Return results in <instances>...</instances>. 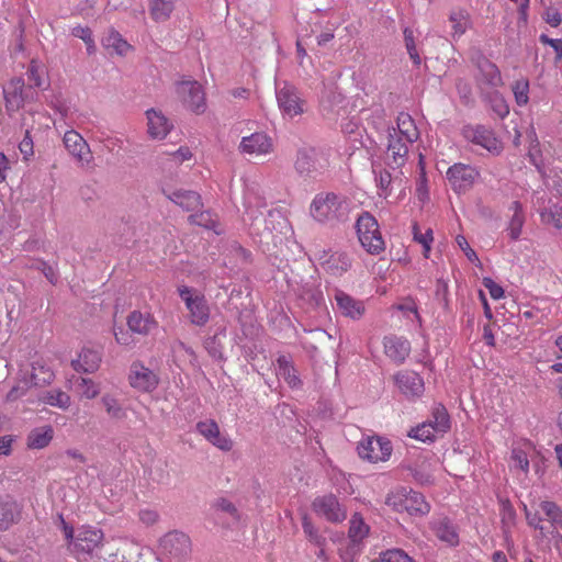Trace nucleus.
Returning a JSON list of instances; mask_svg holds the SVG:
<instances>
[{
	"label": "nucleus",
	"instance_id": "nucleus-18",
	"mask_svg": "<svg viewBox=\"0 0 562 562\" xmlns=\"http://www.w3.org/2000/svg\"><path fill=\"white\" fill-rule=\"evenodd\" d=\"M104 535L101 529L83 526L78 529L74 539V548L76 552L90 554L94 549L102 546Z\"/></svg>",
	"mask_w": 562,
	"mask_h": 562
},
{
	"label": "nucleus",
	"instance_id": "nucleus-13",
	"mask_svg": "<svg viewBox=\"0 0 562 562\" xmlns=\"http://www.w3.org/2000/svg\"><path fill=\"white\" fill-rule=\"evenodd\" d=\"M276 95L278 105L284 115L294 117L303 113V101L292 85L288 82L277 83Z\"/></svg>",
	"mask_w": 562,
	"mask_h": 562
},
{
	"label": "nucleus",
	"instance_id": "nucleus-47",
	"mask_svg": "<svg viewBox=\"0 0 562 562\" xmlns=\"http://www.w3.org/2000/svg\"><path fill=\"white\" fill-rule=\"evenodd\" d=\"M344 97L336 87L325 88L321 97V105L326 111H331L335 105L342 102Z\"/></svg>",
	"mask_w": 562,
	"mask_h": 562
},
{
	"label": "nucleus",
	"instance_id": "nucleus-64",
	"mask_svg": "<svg viewBox=\"0 0 562 562\" xmlns=\"http://www.w3.org/2000/svg\"><path fill=\"white\" fill-rule=\"evenodd\" d=\"M138 517L139 520L146 526L155 525L159 519L158 513L150 508L140 509L138 513Z\"/></svg>",
	"mask_w": 562,
	"mask_h": 562
},
{
	"label": "nucleus",
	"instance_id": "nucleus-19",
	"mask_svg": "<svg viewBox=\"0 0 562 562\" xmlns=\"http://www.w3.org/2000/svg\"><path fill=\"white\" fill-rule=\"evenodd\" d=\"M390 167L384 162L372 161V172L374 175V181L376 187V193L380 198L386 199L392 193V183L398 179L402 175L400 169L393 170L394 175L391 173Z\"/></svg>",
	"mask_w": 562,
	"mask_h": 562
},
{
	"label": "nucleus",
	"instance_id": "nucleus-8",
	"mask_svg": "<svg viewBox=\"0 0 562 562\" xmlns=\"http://www.w3.org/2000/svg\"><path fill=\"white\" fill-rule=\"evenodd\" d=\"M446 177L452 190L460 194L473 188L480 178V171L474 166L457 162L448 168Z\"/></svg>",
	"mask_w": 562,
	"mask_h": 562
},
{
	"label": "nucleus",
	"instance_id": "nucleus-55",
	"mask_svg": "<svg viewBox=\"0 0 562 562\" xmlns=\"http://www.w3.org/2000/svg\"><path fill=\"white\" fill-rule=\"evenodd\" d=\"M44 70L36 60H31L27 68V78L34 87L41 88L44 83Z\"/></svg>",
	"mask_w": 562,
	"mask_h": 562
},
{
	"label": "nucleus",
	"instance_id": "nucleus-33",
	"mask_svg": "<svg viewBox=\"0 0 562 562\" xmlns=\"http://www.w3.org/2000/svg\"><path fill=\"white\" fill-rule=\"evenodd\" d=\"M425 423H429L435 432L440 437L450 429V417L446 407L437 404L432 407L431 413Z\"/></svg>",
	"mask_w": 562,
	"mask_h": 562
},
{
	"label": "nucleus",
	"instance_id": "nucleus-32",
	"mask_svg": "<svg viewBox=\"0 0 562 562\" xmlns=\"http://www.w3.org/2000/svg\"><path fill=\"white\" fill-rule=\"evenodd\" d=\"M22 507L14 501L0 503V529L8 530L21 519Z\"/></svg>",
	"mask_w": 562,
	"mask_h": 562
},
{
	"label": "nucleus",
	"instance_id": "nucleus-56",
	"mask_svg": "<svg viewBox=\"0 0 562 562\" xmlns=\"http://www.w3.org/2000/svg\"><path fill=\"white\" fill-rule=\"evenodd\" d=\"M33 385L29 379L20 380L7 394L8 401H16L24 396L29 389Z\"/></svg>",
	"mask_w": 562,
	"mask_h": 562
},
{
	"label": "nucleus",
	"instance_id": "nucleus-42",
	"mask_svg": "<svg viewBox=\"0 0 562 562\" xmlns=\"http://www.w3.org/2000/svg\"><path fill=\"white\" fill-rule=\"evenodd\" d=\"M54 373L49 367L43 361H35L32 364V373L30 380L33 385H45L53 381Z\"/></svg>",
	"mask_w": 562,
	"mask_h": 562
},
{
	"label": "nucleus",
	"instance_id": "nucleus-12",
	"mask_svg": "<svg viewBox=\"0 0 562 562\" xmlns=\"http://www.w3.org/2000/svg\"><path fill=\"white\" fill-rule=\"evenodd\" d=\"M274 143L271 136L265 132H255L241 137L238 151L250 157H261L273 153Z\"/></svg>",
	"mask_w": 562,
	"mask_h": 562
},
{
	"label": "nucleus",
	"instance_id": "nucleus-57",
	"mask_svg": "<svg viewBox=\"0 0 562 562\" xmlns=\"http://www.w3.org/2000/svg\"><path fill=\"white\" fill-rule=\"evenodd\" d=\"M19 150L22 154L23 159L26 160V161L30 160L31 157H33V155H34V144H33V139L31 137L30 130L25 131V135H24L23 139L19 144Z\"/></svg>",
	"mask_w": 562,
	"mask_h": 562
},
{
	"label": "nucleus",
	"instance_id": "nucleus-52",
	"mask_svg": "<svg viewBox=\"0 0 562 562\" xmlns=\"http://www.w3.org/2000/svg\"><path fill=\"white\" fill-rule=\"evenodd\" d=\"M302 528L307 539L315 546L322 547L325 544L326 539L319 535L318 530L314 527L312 521L304 517L302 521Z\"/></svg>",
	"mask_w": 562,
	"mask_h": 562
},
{
	"label": "nucleus",
	"instance_id": "nucleus-3",
	"mask_svg": "<svg viewBox=\"0 0 562 562\" xmlns=\"http://www.w3.org/2000/svg\"><path fill=\"white\" fill-rule=\"evenodd\" d=\"M369 533V525L360 514L355 513L349 520L347 541L339 548L338 552L342 562H355L357 560L364 549V541Z\"/></svg>",
	"mask_w": 562,
	"mask_h": 562
},
{
	"label": "nucleus",
	"instance_id": "nucleus-45",
	"mask_svg": "<svg viewBox=\"0 0 562 562\" xmlns=\"http://www.w3.org/2000/svg\"><path fill=\"white\" fill-rule=\"evenodd\" d=\"M77 392L81 398L93 400L100 392L99 383L88 378H79L77 382Z\"/></svg>",
	"mask_w": 562,
	"mask_h": 562
},
{
	"label": "nucleus",
	"instance_id": "nucleus-48",
	"mask_svg": "<svg viewBox=\"0 0 562 562\" xmlns=\"http://www.w3.org/2000/svg\"><path fill=\"white\" fill-rule=\"evenodd\" d=\"M371 562H415V560L402 549H389L381 552L379 558Z\"/></svg>",
	"mask_w": 562,
	"mask_h": 562
},
{
	"label": "nucleus",
	"instance_id": "nucleus-62",
	"mask_svg": "<svg viewBox=\"0 0 562 562\" xmlns=\"http://www.w3.org/2000/svg\"><path fill=\"white\" fill-rule=\"evenodd\" d=\"M542 18L552 27H558L562 23L561 13L553 8L547 9L543 12Z\"/></svg>",
	"mask_w": 562,
	"mask_h": 562
},
{
	"label": "nucleus",
	"instance_id": "nucleus-39",
	"mask_svg": "<svg viewBox=\"0 0 562 562\" xmlns=\"http://www.w3.org/2000/svg\"><path fill=\"white\" fill-rule=\"evenodd\" d=\"M479 80L490 87H498L502 85V76L497 66L490 61H484L480 66V78Z\"/></svg>",
	"mask_w": 562,
	"mask_h": 562
},
{
	"label": "nucleus",
	"instance_id": "nucleus-35",
	"mask_svg": "<svg viewBox=\"0 0 562 562\" xmlns=\"http://www.w3.org/2000/svg\"><path fill=\"white\" fill-rule=\"evenodd\" d=\"M509 211L513 214L508 222L507 232L512 240H517L521 235L522 227L525 224L522 205L520 204V202L514 201L509 205Z\"/></svg>",
	"mask_w": 562,
	"mask_h": 562
},
{
	"label": "nucleus",
	"instance_id": "nucleus-46",
	"mask_svg": "<svg viewBox=\"0 0 562 562\" xmlns=\"http://www.w3.org/2000/svg\"><path fill=\"white\" fill-rule=\"evenodd\" d=\"M413 236H414V240L423 246L424 257L428 258L430 250H431V244L434 241L432 229L427 228L424 233H422L418 224L414 223L413 224Z\"/></svg>",
	"mask_w": 562,
	"mask_h": 562
},
{
	"label": "nucleus",
	"instance_id": "nucleus-17",
	"mask_svg": "<svg viewBox=\"0 0 562 562\" xmlns=\"http://www.w3.org/2000/svg\"><path fill=\"white\" fill-rule=\"evenodd\" d=\"M196 431L212 446L222 451H229L233 448V440L223 434L214 419H204L196 423Z\"/></svg>",
	"mask_w": 562,
	"mask_h": 562
},
{
	"label": "nucleus",
	"instance_id": "nucleus-30",
	"mask_svg": "<svg viewBox=\"0 0 562 562\" xmlns=\"http://www.w3.org/2000/svg\"><path fill=\"white\" fill-rule=\"evenodd\" d=\"M449 23L451 26V36L454 41L459 40L472 27L471 15L463 9L452 10L449 14Z\"/></svg>",
	"mask_w": 562,
	"mask_h": 562
},
{
	"label": "nucleus",
	"instance_id": "nucleus-11",
	"mask_svg": "<svg viewBox=\"0 0 562 562\" xmlns=\"http://www.w3.org/2000/svg\"><path fill=\"white\" fill-rule=\"evenodd\" d=\"M357 451L363 460L372 463L384 462L392 453V445L381 437H367L359 441Z\"/></svg>",
	"mask_w": 562,
	"mask_h": 562
},
{
	"label": "nucleus",
	"instance_id": "nucleus-23",
	"mask_svg": "<svg viewBox=\"0 0 562 562\" xmlns=\"http://www.w3.org/2000/svg\"><path fill=\"white\" fill-rule=\"evenodd\" d=\"M102 353L99 349L83 347L77 359L71 361V367L77 372L93 373L101 364Z\"/></svg>",
	"mask_w": 562,
	"mask_h": 562
},
{
	"label": "nucleus",
	"instance_id": "nucleus-49",
	"mask_svg": "<svg viewBox=\"0 0 562 562\" xmlns=\"http://www.w3.org/2000/svg\"><path fill=\"white\" fill-rule=\"evenodd\" d=\"M328 269L335 274H340L350 268V259L346 254H334L328 260Z\"/></svg>",
	"mask_w": 562,
	"mask_h": 562
},
{
	"label": "nucleus",
	"instance_id": "nucleus-22",
	"mask_svg": "<svg viewBox=\"0 0 562 562\" xmlns=\"http://www.w3.org/2000/svg\"><path fill=\"white\" fill-rule=\"evenodd\" d=\"M147 134L153 139H164L172 128L168 117L155 109L146 111Z\"/></svg>",
	"mask_w": 562,
	"mask_h": 562
},
{
	"label": "nucleus",
	"instance_id": "nucleus-15",
	"mask_svg": "<svg viewBox=\"0 0 562 562\" xmlns=\"http://www.w3.org/2000/svg\"><path fill=\"white\" fill-rule=\"evenodd\" d=\"M128 381L133 389L139 392H151L158 383V375L140 361H134L130 368Z\"/></svg>",
	"mask_w": 562,
	"mask_h": 562
},
{
	"label": "nucleus",
	"instance_id": "nucleus-20",
	"mask_svg": "<svg viewBox=\"0 0 562 562\" xmlns=\"http://www.w3.org/2000/svg\"><path fill=\"white\" fill-rule=\"evenodd\" d=\"M394 382L402 394L408 398L423 395L425 385L423 378L414 371H400L394 375Z\"/></svg>",
	"mask_w": 562,
	"mask_h": 562
},
{
	"label": "nucleus",
	"instance_id": "nucleus-51",
	"mask_svg": "<svg viewBox=\"0 0 562 562\" xmlns=\"http://www.w3.org/2000/svg\"><path fill=\"white\" fill-rule=\"evenodd\" d=\"M488 102L492 110L497 114L498 117L504 119L509 113V106L505 98L498 92H493L488 97Z\"/></svg>",
	"mask_w": 562,
	"mask_h": 562
},
{
	"label": "nucleus",
	"instance_id": "nucleus-41",
	"mask_svg": "<svg viewBox=\"0 0 562 562\" xmlns=\"http://www.w3.org/2000/svg\"><path fill=\"white\" fill-rule=\"evenodd\" d=\"M102 44L105 48H112L119 55H125L131 49V45L115 30L109 31L103 37Z\"/></svg>",
	"mask_w": 562,
	"mask_h": 562
},
{
	"label": "nucleus",
	"instance_id": "nucleus-63",
	"mask_svg": "<svg viewBox=\"0 0 562 562\" xmlns=\"http://www.w3.org/2000/svg\"><path fill=\"white\" fill-rule=\"evenodd\" d=\"M483 284L488 290V293L492 296V299L499 300L503 297V295H504L503 288L499 284H497L496 282H494L491 278H484Z\"/></svg>",
	"mask_w": 562,
	"mask_h": 562
},
{
	"label": "nucleus",
	"instance_id": "nucleus-54",
	"mask_svg": "<svg viewBox=\"0 0 562 562\" xmlns=\"http://www.w3.org/2000/svg\"><path fill=\"white\" fill-rule=\"evenodd\" d=\"M101 402L106 411V413L113 417V418H123L124 417V411L119 404V402L111 395H104L101 398Z\"/></svg>",
	"mask_w": 562,
	"mask_h": 562
},
{
	"label": "nucleus",
	"instance_id": "nucleus-28",
	"mask_svg": "<svg viewBox=\"0 0 562 562\" xmlns=\"http://www.w3.org/2000/svg\"><path fill=\"white\" fill-rule=\"evenodd\" d=\"M23 88L24 81L21 78L12 79L4 88L5 108L9 112H15L23 106Z\"/></svg>",
	"mask_w": 562,
	"mask_h": 562
},
{
	"label": "nucleus",
	"instance_id": "nucleus-59",
	"mask_svg": "<svg viewBox=\"0 0 562 562\" xmlns=\"http://www.w3.org/2000/svg\"><path fill=\"white\" fill-rule=\"evenodd\" d=\"M420 169L422 171L416 182V195L420 202H425L428 200L427 178L423 166Z\"/></svg>",
	"mask_w": 562,
	"mask_h": 562
},
{
	"label": "nucleus",
	"instance_id": "nucleus-25",
	"mask_svg": "<svg viewBox=\"0 0 562 562\" xmlns=\"http://www.w3.org/2000/svg\"><path fill=\"white\" fill-rule=\"evenodd\" d=\"M383 346L385 355L396 363L404 362L411 352V344L403 337H385Z\"/></svg>",
	"mask_w": 562,
	"mask_h": 562
},
{
	"label": "nucleus",
	"instance_id": "nucleus-5",
	"mask_svg": "<svg viewBox=\"0 0 562 562\" xmlns=\"http://www.w3.org/2000/svg\"><path fill=\"white\" fill-rule=\"evenodd\" d=\"M356 228L361 246L369 254L378 255L384 250L385 244L378 221L370 213L364 212L358 217Z\"/></svg>",
	"mask_w": 562,
	"mask_h": 562
},
{
	"label": "nucleus",
	"instance_id": "nucleus-2",
	"mask_svg": "<svg viewBox=\"0 0 562 562\" xmlns=\"http://www.w3.org/2000/svg\"><path fill=\"white\" fill-rule=\"evenodd\" d=\"M349 210L347 199L333 192L316 194L311 203L310 212L321 223L340 220Z\"/></svg>",
	"mask_w": 562,
	"mask_h": 562
},
{
	"label": "nucleus",
	"instance_id": "nucleus-24",
	"mask_svg": "<svg viewBox=\"0 0 562 562\" xmlns=\"http://www.w3.org/2000/svg\"><path fill=\"white\" fill-rule=\"evenodd\" d=\"M127 326L133 333L147 336L158 328V322L148 311H133L127 317Z\"/></svg>",
	"mask_w": 562,
	"mask_h": 562
},
{
	"label": "nucleus",
	"instance_id": "nucleus-36",
	"mask_svg": "<svg viewBox=\"0 0 562 562\" xmlns=\"http://www.w3.org/2000/svg\"><path fill=\"white\" fill-rule=\"evenodd\" d=\"M53 435L52 426L37 427L30 432L27 446L31 449H43L52 441Z\"/></svg>",
	"mask_w": 562,
	"mask_h": 562
},
{
	"label": "nucleus",
	"instance_id": "nucleus-34",
	"mask_svg": "<svg viewBox=\"0 0 562 562\" xmlns=\"http://www.w3.org/2000/svg\"><path fill=\"white\" fill-rule=\"evenodd\" d=\"M177 0H148L150 18L155 22H166L170 19Z\"/></svg>",
	"mask_w": 562,
	"mask_h": 562
},
{
	"label": "nucleus",
	"instance_id": "nucleus-16",
	"mask_svg": "<svg viewBox=\"0 0 562 562\" xmlns=\"http://www.w3.org/2000/svg\"><path fill=\"white\" fill-rule=\"evenodd\" d=\"M67 151L80 164L82 167H89L92 162V154L88 143L76 131H67L63 138Z\"/></svg>",
	"mask_w": 562,
	"mask_h": 562
},
{
	"label": "nucleus",
	"instance_id": "nucleus-40",
	"mask_svg": "<svg viewBox=\"0 0 562 562\" xmlns=\"http://www.w3.org/2000/svg\"><path fill=\"white\" fill-rule=\"evenodd\" d=\"M41 401L44 404H47V405H50V406H54V407H57V408H60L64 411L68 409L71 404L70 396L66 392H64L59 389H53V390L45 392L43 394V396L41 397Z\"/></svg>",
	"mask_w": 562,
	"mask_h": 562
},
{
	"label": "nucleus",
	"instance_id": "nucleus-43",
	"mask_svg": "<svg viewBox=\"0 0 562 562\" xmlns=\"http://www.w3.org/2000/svg\"><path fill=\"white\" fill-rule=\"evenodd\" d=\"M540 510L546 515L547 519L557 531L562 530V510L559 506L552 502L544 501L540 504Z\"/></svg>",
	"mask_w": 562,
	"mask_h": 562
},
{
	"label": "nucleus",
	"instance_id": "nucleus-26",
	"mask_svg": "<svg viewBox=\"0 0 562 562\" xmlns=\"http://www.w3.org/2000/svg\"><path fill=\"white\" fill-rule=\"evenodd\" d=\"M535 452V447L530 441H519L517 442L510 453V469L512 470H520L525 474L529 471V458H531Z\"/></svg>",
	"mask_w": 562,
	"mask_h": 562
},
{
	"label": "nucleus",
	"instance_id": "nucleus-14",
	"mask_svg": "<svg viewBox=\"0 0 562 562\" xmlns=\"http://www.w3.org/2000/svg\"><path fill=\"white\" fill-rule=\"evenodd\" d=\"M312 507L316 515L330 522H341L347 517L346 508L333 494L316 497L313 501Z\"/></svg>",
	"mask_w": 562,
	"mask_h": 562
},
{
	"label": "nucleus",
	"instance_id": "nucleus-53",
	"mask_svg": "<svg viewBox=\"0 0 562 562\" xmlns=\"http://www.w3.org/2000/svg\"><path fill=\"white\" fill-rule=\"evenodd\" d=\"M189 221L192 224L205 227L207 229H216V220L210 212L195 213L189 216Z\"/></svg>",
	"mask_w": 562,
	"mask_h": 562
},
{
	"label": "nucleus",
	"instance_id": "nucleus-58",
	"mask_svg": "<svg viewBox=\"0 0 562 562\" xmlns=\"http://www.w3.org/2000/svg\"><path fill=\"white\" fill-rule=\"evenodd\" d=\"M456 243L471 262L480 265V259L476 252L470 247L467 238L463 235H458L456 237Z\"/></svg>",
	"mask_w": 562,
	"mask_h": 562
},
{
	"label": "nucleus",
	"instance_id": "nucleus-6",
	"mask_svg": "<svg viewBox=\"0 0 562 562\" xmlns=\"http://www.w3.org/2000/svg\"><path fill=\"white\" fill-rule=\"evenodd\" d=\"M178 293L189 312L190 322L196 326H204L210 319V307L204 294L187 285L179 286Z\"/></svg>",
	"mask_w": 562,
	"mask_h": 562
},
{
	"label": "nucleus",
	"instance_id": "nucleus-60",
	"mask_svg": "<svg viewBox=\"0 0 562 562\" xmlns=\"http://www.w3.org/2000/svg\"><path fill=\"white\" fill-rule=\"evenodd\" d=\"M539 41L552 47L555 53V61H560L562 59V40L561 38H550L546 34H541L539 36Z\"/></svg>",
	"mask_w": 562,
	"mask_h": 562
},
{
	"label": "nucleus",
	"instance_id": "nucleus-50",
	"mask_svg": "<svg viewBox=\"0 0 562 562\" xmlns=\"http://www.w3.org/2000/svg\"><path fill=\"white\" fill-rule=\"evenodd\" d=\"M515 101L519 106H524L529 101V82L526 79L517 80L513 85Z\"/></svg>",
	"mask_w": 562,
	"mask_h": 562
},
{
	"label": "nucleus",
	"instance_id": "nucleus-27",
	"mask_svg": "<svg viewBox=\"0 0 562 562\" xmlns=\"http://www.w3.org/2000/svg\"><path fill=\"white\" fill-rule=\"evenodd\" d=\"M557 191L560 193L558 201L553 202L552 199H549L547 205L539 206V213L543 223L562 228V182L559 183Z\"/></svg>",
	"mask_w": 562,
	"mask_h": 562
},
{
	"label": "nucleus",
	"instance_id": "nucleus-31",
	"mask_svg": "<svg viewBox=\"0 0 562 562\" xmlns=\"http://www.w3.org/2000/svg\"><path fill=\"white\" fill-rule=\"evenodd\" d=\"M166 196L186 211H195L201 206V198L194 191L176 190L166 192Z\"/></svg>",
	"mask_w": 562,
	"mask_h": 562
},
{
	"label": "nucleus",
	"instance_id": "nucleus-61",
	"mask_svg": "<svg viewBox=\"0 0 562 562\" xmlns=\"http://www.w3.org/2000/svg\"><path fill=\"white\" fill-rule=\"evenodd\" d=\"M170 161L173 164H182L183 161L190 160L192 158V151L189 147L182 146L178 148L176 151L171 153Z\"/></svg>",
	"mask_w": 562,
	"mask_h": 562
},
{
	"label": "nucleus",
	"instance_id": "nucleus-44",
	"mask_svg": "<svg viewBox=\"0 0 562 562\" xmlns=\"http://www.w3.org/2000/svg\"><path fill=\"white\" fill-rule=\"evenodd\" d=\"M408 436L423 442H434L438 437L429 423H422L408 431Z\"/></svg>",
	"mask_w": 562,
	"mask_h": 562
},
{
	"label": "nucleus",
	"instance_id": "nucleus-38",
	"mask_svg": "<svg viewBox=\"0 0 562 562\" xmlns=\"http://www.w3.org/2000/svg\"><path fill=\"white\" fill-rule=\"evenodd\" d=\"M277 375L283 379L291 387H299L301 384L296 370L284 356H280L277 360Z\"/></svg>",
	"mask_w": 562,
	"mask_h": 562
},
{
	"label": "nucleus",
	"instance_id": "nucleus-4",
	"mask_svg": "<svg viewBox=\"0 0 562 562\" xmlns=\"http://www.w3.org/2000/svg\"><path fill=\"white\" fill-rule=\"evenodd\" d=\"M385 504L395 512H405L409 515H426L430 510V506L423 494L405 487L390 492Z\"/></svg>",
	"mask_w": 562,
	"mask_h": 562
},
{
	"label": "nucleus",
	"instance_id": "nucleus-9",
	"mask_svg": "<svg viewBox=\"0 0 562 562\" xmlns=\"http://www.w3.org/2000/svg\"><path fill=\"white\" fill-rule=\"evenodd\" d=\"M328 166L325 154L312 147L299 149L294 162L295 170L304 177H311L318 173Z\"/></svg>",
	"mask_w": 562,
	"mask_h": 562
},
{
	"label": "nucleus",
	"instance_id": "nucleus-1",
	"mask_svg": "<svg viewBox=\"0 0 562 562\" xmlns=\"http://www.w3.org/2000/svg\"><path fill=\"white\" fill-rule=\"evenodd\" d=\"M419 137L417 126L408 113H400L396 127L389 130L384 164L392 170L401 169L408 154V146Z\"/></svg>",
	"mask_w": 562,
	"mask_h": 562
},
{
	"label": "nucleus",
	"instance_id": "nucleus-29",
	"mask_svg": "<svg viewBox=\"0 0 562 562\" xmlns=\"http://www.w3.org/2000/svg\"><path fill=\"white\" fill-rule=\"evenodd\" d=\"M190 546V539L180 531H171L160 540V547L170 554L179 555L184 553Z\"/></svg>",
	"mask_w": 562,
	"mask_h": 562
},
{
	"label": "nucleus",
	"instance_id": "nucleus-21",
	"mask_svg": "<svg viewBox=\"0 0 562 562\" xmlns=\"http://www.w3.org/2000/svg\"><path fill=\"white\" fill-rule=\"evenodd\" d=\"M334 300L336 302V310L345 317L360 319L366 312L362 301L350 296L341 290H335Z\"/></svg>",
	"mask_w": 562,
	"mask_h": 562
},
{
	"label": "nucleus",
	"instance_id": "nucleus-37",
	"mask_svg": "<svg viewBox=\"0 0 562 562\" xmlns=\"http://www.w3.org/2000/svg\"><path fill=\"white\" fill-rule=\"evenodd\" d=\"M432 530L439 540L449 546H457L459 543V536L456 528L448 520L440 519L434 522Z\"/></svg>",
	"mask_w": 562,
	"mask_h": 562
},
{
	"label": "nucleus",
	"instance_id": "nucleus-10",
	"mask_svg": "<svg viewBox=\"0 0 562 562\" xmlns=\"http://www.w3.org/2000/svg\"><path fill=\"white\" fill-rule=\"evenodd\" d=\"M461 134L465 140L479 145L492 154H499L502 151L503 146L501 140L495 137L491 128L484 125H464L461 130Z\"/></svg>",
	"mask_w": 562,
	"mask_h": 562
},
{
	"label": "nucleus",
	"instance_id": "nucleus-7",
	"mask_svg": "<svg viewBox=\"0 0 562 562\" xmlns=\"http://www.w3.org/2000/svg\"><path fill=\"white\" fill-rule=\"evenodd\" d=\"M176 92L182 104L190 111L201 114L206 110L205 92L196 80L183 79L178 81Z\"/></svg>",
	"mask_w": 562,
	"mask_h": 562
}]
</instances>
